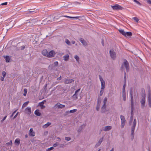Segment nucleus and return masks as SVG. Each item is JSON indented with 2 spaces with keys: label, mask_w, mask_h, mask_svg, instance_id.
I'll list each match as a JSON object with an SVG mask.
<instances>
[{
  "label": "nucleus",
  "mask_w": 151,
  "mask_h": 151,
  "mask_svg": "<svg viewBox=\"0 0 151 151\" xmlns=\"http://www.w3.org/2000/svg\"><path fill=\"white\" fill-rule=\"evenodd\" d=\"M29 135L32 136H34L35 135V133L34 132H33V129L32 128H30L29 130Z\"/></svg>",
  "instance_id": "17"
},
{
  "label": "nucleus",
  "mask_w": 151,
  "mask_h": 151,
  "mask_svg": "<svg viewBox=\"0 0 151 151\" xmlns=\"http://www.w3.org/2000/svg\"><path fill=\"white\" fill-rule=\"evenodd\" d=\"M100 106H97L96 107V110L97 111H99L100 109Z\"/></svg>",
  "instance_id": "56"
},
{
  "label": "nucleus",
  "mask_w": 151,
  "mask_h": 151,
  "mask_svg": "<svg viewBox=\"0 0 151 151\" xmlns=\"http://www.w3.org/2000/svg\"><path fill=\"white\" fill-rule=\"evenodd\" d=\"M4 58L5 59L7 63L9 62L10 61V58L9 56L6 55L4 57Z\"/></svg>",
  "instance_id": "25"
},
{
  "label": "nucleus",
  "mask_w": 151,
  "mask_h": 151,
  "mask_svg": "<svg viewBox=\"0 0 151 151\" xmlns=\"http://www.w3.org/2000/svg\"><path fill=\"white\" fill-rule=\"evenodd\" d=\"M65 42L68 45H71V44L70 42L67 39H65Z\"/></svg>",
  "instance_id": "30"
},
{
  "label": "nucleus",
  "mask_w": 151,
  "mask_h": 151,
  "mask_svg": "<svg viewBox=\"0 0 151 151\" xmlns=\"http://www.w3.org/2000/svg\"><path fill=\"white\" fill-rule=\"evenodd\" d=\"M20 48L21 50H22L25 48V47L24 46H22Z\"/></svg>",
  "instance_id": "53"
},
{
  "label": "nucleus",
  "mask_w": 151,
  "mask_h": 151,
  "mask_svg": "<svg viewBox=\"0 0 151 151\" xmlns=\"http://www.w3.org/2000/svg\"><path fill=\"white\" fill-rule=\"evenodd\" d=\"M79 40L84 46H86L88 45V44L87 42L83 39L80 38L79 39Z\"/></svg>",
  "instance_id": "11"
},
{
  "label": "nucleus",
  "mask_w": 151,
  "mask_h": 151,
  "mask_svg": "<svg viewBox=\"0 0 151 151\" xmlns=\"http://www.w3.org/2000/svg\"><path fill=\"white\" fill-rule=\"evenodd\" d=\"M112 128V127L111 126H105L104 127L103 130L104 131H109Z\"/></svg>",
  "instance_id": "14"
},
{
  "label": "nucleus",
  "mask_w": 151,
  "mask_h": 151,
  "mask_svg": "<svg viewBox=\"0 0 151 151\" xmlns=\"http://www.w3.org/2000/svg\"><path fill=\"white\" fill-rule=\"evenodd\" d=\"M17 111V110H15V111H14L13 113L11 115V116H10V117H12L13 116L14 114L16 112V111Z\"/></svg>",
  "instance_id": "55"
},
{
  "label": "nucleus",
  "mask_w": 151,
  "mask_h": 151,
  "mask_svg": "<svg viewBox=\"0 0 151 151\" xmlns=\"http://www.w3.org/2000/svg\"><path fill=\"white\" fill-rule=\"evenodd\" d=\"M120 117L121 121V128H122L124 127L125 124L126 120L124 116L122 115H121Z\"/></svg>",
  "instance_id": "4"
},
{
  "label": "nucleus",
  "mask_w": 151,
  "mask_h": 151,
  "mask_svg": "<svg viewBox=\"0 0 151 151\" xmlns=\"http://www.w3.org/2000/svg\"><path fill=\"white\" fill-rule=\"evenodd\" d=\"M133 1H134V2H135L137 4H138L139 5H141V4L138 1H137V0H133Z\"/></svg>",
  "instance_id": "42"
},
{
  "label": "nucleus",
  "mask_w": 151,
  "mask_h": 151,
  "mask_svg": "<svg viewBox=\"0 0 151 151\" xmlns=\"http://www.w3.org/2000/svg\"><path fill=\"white\" fill-rule=\"evenodd\" d=\"M119 31L123 35H124H124H125V32H124V29H119Z\"/></svg>",
  "instance_id": "26"
},
{
  "label": "nucleus",
  "mask_w": 151,
  "mask_h": 151,
  "mask_svg": "<svg viewBox=\"0 0 151 151\" xmlns=\"http://www.w3.org/2000/svg\"><path fill=\"white\" fill-rule=\"evenodd\" d=\"M55 67L53 65H50L49 66L48 69L50 70L54 69Z\"/></svg>",
  "instance_id": "29"
},
{
  "label": "nucleus",
  "mask_w": 151,
  "mask_h": 151,
  "mask_svg": "<svg viewBox=\"0 0 151 151\" xmlns=\"http://www.w3.org/2000/svg\"><path fill=\"white\" fill-rule=\"evenodd\" d=\"M64 60L65 61L68 60L69 58V56L68 54H67L63 57Z\"/></svg>",
  "instance_id": "27"
},
{
  "label": "nucleus",
  "mask_w": 151,
  "mask_h": 151,
  "mask_svg": "<svg viewBox=\"0 0 151 151\" xmlns=\"http://www.w3.org/2000/svg\"><path fill=\"white\" fill-rule=\"evenodd\" d=\"M126 73L125 72H124V79H126Z\"/></svg>",
  "instance_id": "63"
},
{
  "label": "nucleus",
  "mask_w": 151,
  "mask_h": 151,
  "mask_svg": "<svg viewBox=\"0 0 151 151\" xmlns=\"http://www.w3.org/2000/svg\"><path fill=\"white\" fill-rule=\"evenodd\" d=\"M29 103V101H27L26 102L24 103L23 104V105L22 106V108H23V107H26L27 106V104H28Z\"/></svg>",
  "instance_id": "35"
},
{
  "label": "nucleus",
  "mask_w": 151,
  "mask_h": 151,
  "mask_svg": "<svg viewBox=\"0 0 151 151\" xmlns=\"http://www.w3.org/2000/svg\"><path fill=\"white\" fill-rule=\"evenodd\" d=\"M147 101L149 107L151 108V93L150 90L148 94Z\"/></svg>",
  "instance_id": "8"
},
{
  "label": "nucleus",
  "mask_w": 151,
  "mask_h": 151,
  "mask_svg": "<svg viewBox=\"0 0 151 151\" xmlns=\"http://www.w3.org/2000/svg\"><path fill=\"white\" fill-rule=\"evenodd\" d=\"M42 53L43 55L47 57V55H48V52L46 50H43V51H42Z\"/></svg>",
  "instance_id": "24"
},
{
  "label": "nucleus",
  "mask_w": 151,
  "mask_h": 151,
  "mask_svg": "<svg viewBox=\"0 0 151 151\" xmlns=\"http://www.w3.org/2000/svg\"><path fill=\"white\" fill-rule=\"evenodd\" d=\"M65 139L67 141H69L71 139V138L70 137H65Z\"/></svg>",
  "instance_id": "46"
},
{
  "label": "nucleus",
  "mask_w": 151,
  "mask_h": 151,
  "mask_svg": "<svg viewBox=\"0 0 151 151\" xmlns=\"http://www.w3.org/2000/svg\"><path fill=\"white\" fill-rule=\"evenodd\" d=\"M132 89H131V91H130V94H131V116L130 117V119L129 122V124H131V122H132V120L133 119V105L134 103L133 102V97H132Z\"/></svg>",
  "instance_id": "1"
},
{
  "label": "nucleus",
  "mask_w": 151,
  "mask_h": 151,
  "mask_svg": "<svg viewBox=\"0 0 151 151\" xmlns=\"http://www.w3.org/2000/svg\"><path fill=\"white\" fill-rule=\"evenodd\" d=\"M58 83V82H55V83H53L52 86H55L56 84H57V83Z\"/></svg>",
  "instance_id": "60"
},
{
  "label": "nucleus",
  "mask_w": 151,
  "mask_h": 151,
  "mask_svg": "<svg viewBox=\"0 0 151 151\" xmlns=\"http://www.w3.org/2000/svg\"><path fill=\"white\" fill-rule=\"evenodd\" d=\"M31 108L29 107H27L25 109L26 113L28 114L31 113Z\"/></svg>",
  "instance_id": "19"
},
{
  "label": "nucleus",
  "mask_w": 151,
  "mask_h": 151,
  "mask_svg": "<svg viewBox=\"0 0 151 151\" xmlns=\"http://www.w3.org/2000/svg\"><path fill=\"white\" fill-rule=\"evenodd\" d=\"M2 75L3 77H4L6 76V73L5 71H2Z\"/></svg>",
  "instance_id": "48"
},
{
  "label": "nucleus",
  "mask_w": 151,
  "mask_h": 151,
  "mask_svg": "<svg viewBox=\"0 0 151 151\" xmlns=\"http://www.w3.org/2000/svg\"><path fill=\"white\" fill-rule=\"evenodd\" d=\"M54 148L53 147H52L49 148H48L47 150V151H50L52 150Z\"/></svg>",
  "instance_id": "51"
},
{
  "label": "nucleus",
  "mask_w": 151,
  "mask_h": 151,
  "mask_svg": "<svg viewBox=\"0 0 151 151\" xmlns=\"http://www.w3.org/2000/svg\"><path fill=\"white\" fill-rule=\"evenodd\" d=\"M45 103V101H43L39 103V105L41 107V108L42 109H44L45 106L43 105Z\"/></svg>",
  "instance_id": "18"
},
{
  "label": "nucleus",
  "mask_w": 151,
  "mask_h": 151,
  "mask_svg": "<svg viewBox=\"0 0 151 151\" xmlns=\"http://www.w3.org/2000/svg\"><path fill=\"white\" fill-rule=\"evenodd\" d=\"M58 62L57 61H56V62H55L54 63V66H58Z\"/></svg>",
  "instance_id": "45"
},
{
  "label": "nucleus",
  "mask_w": 151,
  "mask_h": 151,
  "mask_svg": "<svg viewBox=\"0 0 151 151\" xmlns=\"http://www.w3.org/2000/svg\"><path fill=\"white\" fill-rule=\"evenodd\" d=\"M109 53L111 58L113 60H115L116 58V54L115 52L110 50Z\"/></svg>",
  "instance_id": "10"
},
{
  "label": "nucleus",
  "mask_w": 151,
  "mask_h": 151,
  "mask_svg": "<svg viewBox=\"0 0 151 151\" xmlns=\"http://www.w3.org/2000/svg\"><path fill=\"white\" fill-rule=\"evenodd\" d=\"M55 55V52L53 50H51L49 52H48L47 57L48 58H52Z\"/></svg>",
  "instance_id": "12"
},
{
  "label": "nucleus",
  "mask_w": 151,
  "mask_h": 151,
  "mask_svg": "<svg viewBox=\"0 0 151 151\" xmlns=\"http://www.w3.org/2000/svg\"><path fill=\"white\" fill-rule=\"evenodd\" d=\"M58 18H59V17H54V18H53V21H55V19H57Z\"/></svg>",
  "instance_id": "62"
},
{
  "label": "nucleus",
  "mask_w": 151,
  "mask_h": 151,
  "mask_svg": "<svg viewBox=\"0 0 151 151\" xmlns=\"http://www.w3.org/2000/svg\"><path fill=\"white\" fill-rule=\"evenodd\" d=\"M80 17H69V18L72 19H79L78 18Z\"/></svg>",
  "instance_id": "41"
},
{
  "label": "nucleus",
  "mask_w": 151,
  "mask_h": 151,
  "mask_svg": "<svg viewBox=\"0 0 151 151\" xmlns=\"http://www.w3.org/2000/svg\"><path fill=\"white\" fill-rule=\"evenodd\" d=\"M132 89V97L133 98V96H136V92L135 91H134V93H133V91H132V88H131L130 89V91L131 90V89ZM130 95H131V94H130Z\"/></svg>",
  "instance_id": "38"
},
{
  "label": "nucleus",
  "mask_w": 151,
  "mask_h": 151,
  "mask_svg": "<svg viewBox=\"0 0 151 151\" xmlns=\"http://www.w3.org/2000/svg\"><path fill=\"white\" fill-rule=\"evenodd\" d=\"M103 137H102L99 140L98 142L96 144V145H95V147H97L98 146H99L102 142L103 141Z\"/></svg>",
  "instance_id": "15"
},
{
  "label": "nucleus",
  "mask_w": 151,
  "mask_h": 151,
  "mask_svg": "<svg viewBox=\"0 0 151 151\" xmlns=\"http://www.w3.org/2000/svg\"><path fill=\"white\" fill-rule=\"evenodd\" d=\"M99 77L101 82L105 81L103 79L102 77L100 75H99Z\"/></svg>",
  "instance_id": "40"
},
{
  "label": "nucleus",
  "mask_w": 151,
  "mask_h": 151,
  "mask_svg": "<svg viewBox=\"0 0 151 151\" xmlns=\"http://www.w3.org/2000/svg\"><path fill=\"white\" fill-rule=\"evenodd\" d=\"M125 35L124 36L127 37H130L132 36V34L131 32H125Z\"/></svg>",
  "instance_id": "23"
},
{
  "label": "nucleus",
  "mask_w": 151,
  "mask_h": 151,
  "mask_svg": "<svg viewBox=\"0 0 151 151\" xmlns=\"http://www.w3.org/2000/svg\"><path fill=\"white\" fill-rule=\"evenodd\" d=\"M126 86V84H124L123 86V88L122 89V92H125V87Z\"/></svg>",
  "instance_id": "50"
},
{
  "label": "nucleus",
  "mask_w": 151,
  "mask_h": 151,
  "mask_svg": "<svg viewBox=\"0 0 151 151\" xmlns=\"http://www.w3.org/2000/svg\"><path fill=\"white\" fill-rule=\"evenodd\" d=\"M59 145V144L58 142H56V143H55L53 144V146L54 147H55L58 146V145Z\"/></svg>",
  "instance_id": "49"
},
{
  "label": "nucleus",
  "mask_w": 151,
  "mask_h": 151,
  "mask_svg": "<svg viewBox=\"0 0 151 151\" xmlns=\"http://www.w3.org/2000/svg\"><path fill=\"white\" fill-rule=\"evenodd\" d=\"M77 110L76 109H73L72 110H70V111H67L66 112V114H68L69 113H73L76 112Z\"/></svg>",
  "instance_id": "21"
},
{
  "label": "nucleus",
  "mask_w": 151,
  "mask_h": 151,
  "mask_svg": "<svg viewBox=\"0 0 151 151\" xmlns=\"http://www.w3.org/2000/svg\"><path fill=\"white\" fill-rule=\"evenodd\" d=\"M18 114V112H17L16 114L14 116V117L13 119H14L17 116Z\"/></svg>",
  "instance_id": "58"
},
{
  "label": "nucleus",
  "mask_w": 151,
  "mask_h": 151,
  "mask_svg": "<svg viewBox=\"0 0 151 151\" xmlns=\"http://www.w3.org/2000/svg\"><path fill=\"white\" fill-rule=\"evenodd\" d=\"M101 44H102V45L103 46H104V40L103 39H102V41H101Z\"/></svg>",
  "instance_id": "61"
},
{
  "label": "nucleus",
  "mask_w": 151,
  "mask_h": 151,
  "mask_svg": "<svg viewBox=\"0 0 151 151\" xmlns=\"http://www.w3.org/2000/svg\"><path fill=\"white\" fill-rule=\"evenodd\" d=\"M74 81V80L70 78H65L64 83L65 84H69Z\"/></svg>",
  "instance_id": "9"
},
{
  "label": "nucleus",
  "mask_w": 151,
  "mask_h": 151,
  "mask_svg": "<svg viewBox=\"0 0 151 151\" xmlns=\"http://www.w3.org/2000/svg\"><path fill=\"white\" fill-rule=\"evenodd\" d=\"M27 21L28 22V23H30V25H32L35 23V22H37V21L36 19H30V20H27Z\"/></svg>",
  "instance_id": "13"
},
{
  "label": "nucleus",
  "mask_w": 151,
  "mask_h": 151,
  "mask_svg": "<svg viewBox=\"0 0 151 151\" xmlns=\"http://www.w3.org/2000/svg\"><path fill=\"white\" fill-rule=\"evenodd\" d=\"M111 7L114 10H122L123 8L119 5L116 4L114 6H111Z\"/></svg>",
  "instance_id": "5"
},
{
  "label": "nucleus",
  "mask_w": 151,
  "mask_h": 151,
  "mask_svg": "<svg viewBox=\"0 0 151 151\" xmlns=\"http://www.w3.org/2000/svg\"><path fill=\"white\" fill-rule=\"evenodd\" d=\"M106 111V105L103 104L101 108V112L102 113H104Z\"/></svg>",
  "instance_id": "20"
},
{
  "label": "nucleus",
  "mask_w": 151,
  "mask_h": 151,
  "mask_svg": "<svg viewBox=\"0 0 151 151\" xmlns=\"http://www.w3.org/2000/svg\"><path fill=\"white\" fill-rule=\"evenodd\" d=\"M140 102L141 104V108L142 109H144L145 103V95L144 94L143 96V98L141 99Z\"/></svg>",
  "instance_id": "7"
},
{
  "label": "nucleus",
  "mask_w": 151,
  "mask_h": 151,
  "mask_svg": "<svg viewBox=\"0 0 151 151\" xmlns=\"http://www.w3.org/2000/svg\"><path fill=\"white\" fill-rule=\"evenodd\" d=\"M147 3L149 4H151V1L150 0H147Z\"/></svg>",
  "instance_id": "59"
},
{
  "label": "nucleus",
  "mask_w": 151,
  "mask_h": 151,
  "mask_svg": "<svg viewBox=\"0 0 151 151\" xmlns=\"http://www.w3.org/2000/svg\"><path fill=\"white\" fill-rule=\"evenodd\" d=\"M101 89H104V88H105V82L104 81L103 82H101Z\"/></svg>",
  "instance_id": "31"
},
{
  "label": "nucleus",
  "mask_w": 151,
  "mask_h": 151,
  "mask_svg": "<svg viewBox=\"0 0 151 151\" xmlns=\"http://www.w3.org/2000/svg\"><path fill=\"white\" fill-rule=\"evenodd\" d=\"M35 114L36 115L38 116H40L41 114V113H40L39 111V110L38 109H37L35 111Z\"/></svg>",
  "instance_id": "22"
},
{
  "label": "nucleus",
  "mask_w": 151,
  "mask_h": 151,
  "mask_svg": "<svg viewBox=\"0 0 151 151\" xmlns=\"http://www.w3.org/2000/svg\"><path fill=\"white\" fill-rule=\"evenodd\" d=\"M57 106L58 108H63L65 107V105H64L61 104L60 103H58L55 104V106Z\"/></svg>",
  "instance_id": "16"
},
{
  "label": "nucleus",
  "mask_w": 151,
  "mask_h": 151,
  "mask_svg": "<svg viewBox=\"0 0 151 151\" xmlns=\"http://www.w3.org/2000/svg\"><path fill=\"white\" fill-rule=\"evenodd\" d=\"M7 2H5L2 3L1 4V5H7Z\"/></svg>",
  "instance_id": "54"
},
{
  "label": "nucleus",
  "mask_w": 151,
  "mask_h": 151,
  "mask_svg": "<svg viewBox=\"0 0 151 151\" xmlns=\"http://www.w3.org/2000/svg\"><path fill=\"white\" fill-rule=\"evenodd\" d=\"M101 98L100 97H99L97 99V103H101Z\"/></svg>",
  "instance_id": "44"
},
{
  "label": "nucleus",
  "mask_w": 151,
  "mask_h": 151,
  "mask_svg": "<svg viewBox=\"0 0 151 151\" xmlns=\"http://www.w3.org/2000/svg\"><path fill=\"white\" fill-rule=\"evenodd\" d=\"M84 126V127L85 126V125L83 124V125H81L80 127L78 129L77 131L78 132H80L82 129V126Z\"/></svg>",
  "instance_id": "33"
},
{
  "label": "nucleus",
  "mask_w": 151,
  "mask_h": 151,
  "mask_svg": "<svg viewBox=\"0 0 151 151\" xmlns=\"http://www.w3.org/2000/svg\"><path fill=\"white\" fill-rule=\"evenodd\" d=\"M134 20H135L136 22H138L139 21V19L136 17H134L133 18Z\"/></svg>",
  "instance_id": "47"
},
{
  "label": "nucleus",
  "mask_w": 151,
  "mask_h": 151,
  "mask_svg": "<svg viewBox=\"0 0 151 151\" xmlns=\"http://www.w3.org/2000/svg\"><path fill=\"white\" fill-rule=\"evenodd\" d=\"M6 145H11L12 144V140L10 141L9 142L6 143Z\"/></svg>",
  "instance_id": "52"
},
{
  "label": "nucleus",
  "mask_w": 151,
  "mask_h": 151,
  "mask_svg": "<svg viewBox=\"0 0 151 151\" xmlns=\"http://www.w3.org/2000/svg\"><path fill=\"white\" fill-rule=\"evenodd\" d=\"M80 90V88L76 90L75 93V94L72 96V98L73 100H75L78 99V92Z\"/></svg>",
  "instance_id": "6"
},
{
  "label": "nucleus",
  "mask_w": 151,
  "mask_h": 151,
  "mask_svg": "<svg viewBox=\"0 0 151 151\" xmlns=\"http://www.w3.org/2000/svg\"><path fill=\"white\" fill-rule=\"evenodd\" d=\"M61 76H60L58 78H57V80L58 81H60V80H61Z\"/></svg>",
  "instance_id": "57"
},
{
  "label": "nucleus",
  "mask_w": 151,
  "mask_h": 151,
  "mask_svg": "<svg viewBox=\"0 0 151 151\" xmlns=\"http://www.w3.org/2000/svg\"><path fill=\"white\" fill-rule=\"evenodd\" d=\"M124 62L122 64L121 68V69H123L124 68L123 66H124L126 69L127 71V72L129 70V63L127 60L125 59H124Z\"/></svg>",
  "instance_id": "3"
},
{
  "label": "nucleus",
  "mask_w": 151,
  "mask_h": 151,
  "mask_svg": "<svg viewBox=\"0 0 151 151\" xmlns=\"http://www.w3.org/2000/svg\"><path fill=\"white\" fill-rule=\"evenodd\" d=\"M74 58L75 59L76 61L78 62H79V57L77 55H75L74 57Z\"/></svg>",
  "instance_id": "36"
},
{
  "label": "nucleus",
  "mask_w": 151,
  "mask_h": 151,
  "mask_svg": "<svg viewBox=\"0 0 151 151\" xmlns=\"http://www.w3.org/2000/svg\"><path fill=\"white\" fill-rule=\"evenodd\" d=\"M20 140L19 139H17L15 140V143H17L18 145H19L20 143Z\"/></svg>",
  "instance_id": "34"
},
{
  "label": "nucleus",
  "mask_w": 151,
  "mask_h": 151,
  "mask_svg": "<svg viewBox=\"0 0 151 151\" xmlns=\"http://www.w3.org/2000/svg\"><path fill=\"white\" fill-rule=\"evenodd\" d=\"M107 98L106 97H105L103 101V104L106 105V102L107 101Z\"/></svg>",
  "instance_id": "37"
},
{
  "label": "nucleus",
  "mask_w": 151,
  "mask_h": 151,
  "mask_svg": "<svg viewBox=\"0 0 151 151\" xmlns=\"http://www.w3.org/2000/svg\"><path fill=\"white\" fill-rule=\"evenodd\" d=\"M27 89H26V88L24 89V93L23 94V95L24 96H26V94H27Z\"/></svg>",
  "instance_id": "39"
},
{
  "label": "nucleus",
  "mask_w": 151,
  "mask_h": 151,
  "mask_svg": "<svg viewBox=\"0 0 151 151\" xmlns=\"http://www.w3.org/2000/svg\"><path fill=\"white\" fill-rule=\"evenodd\" d=\"M136 124V120L135 119H134L133 122L132 126L131 127V139L132 140H133L134 138V130L135 128V126Z\"/></svg>",
  "instance_id": "2"
},
{
  "label": "nucleus",
  "mask_w": 151,
  "mask_h": 151,
  "mask_svg": "<svg viewBox=\"0 0 151 151\" xmlns=\"http://www.w3.org/2000/svg\"><path fill=\"white\" fill-rule=\"evenodd\" d=\"M4 77H1V81H4Z\"/></svg>",
  "instance_id": "64"
},
{
  "label": "nucleus",
  "mask_w": 151,
  "mask_h": 151,
  "mask_svg": "<svg viewBox=\"0 0 151 151\" xmlns=\"http://www.w3.org/2000/svg\"><path fill=\"white\" fill-rule=\"evenodd\" d=\"M51 124V123L49 122H47L46 124H45L43 126V128H47L48 126H49Z\"/></svg>",
  "instance_id": "32"
},
{
  "label": "nucleus",
  "mask_w": 151,
  "mask_h": 151,
  "mask_svg": "<svg viewBox=\"0 0 151 151\" xmlns=\"http://www.w3.org/2000/svg\"><path fill=\"white\" fill-rule=\"evenodd\" d=\"M104 89H101V88L100 93V96H102V95L103 93L104 92Z\"/></svg>",
  "instance_id": "43"
},
{
  "label": "nucleus",
  "mask_w": 151,
  "mask_h": 151,
  "mask_svg": "<svg viewBox=\"0 0 151 151\" xmlns=\"http://www.w3.org/2000/svg\"><path fill=\"white\" fill-rule=\"evenodd\" d=\"M122 97L124 101L126 100V95L125 92H122Z\"/></svg>",
  "instance_id": "28"
}]
</instances>
